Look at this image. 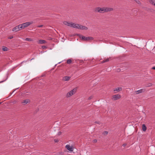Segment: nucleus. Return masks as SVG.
Masks as SVG:
<instances>
[{
	"instance_id": "nucleus-1",
	"label": "nucleus",
	"mask_w": 155,
	"mask_h": 155,
	"mask_svg": "<svg viewBox=\"0 0 155 155\" xmlns=\"http://www.w3.org/2000/svg\"><path fill=\"white\" fill-rule=\"evenodd\" d=\"M63 23L65 25L79 29L87 30L88 29V28L86 26L73 22H68L65 21L63 22Z\"/></svg>"
},
{
	"instance_id": "nucleus-2",
	"label": "nucleus",
	"mask_w": 155,
	"mask_h": 155,
	"mask_svg": "<svg viewBox=\"0 0 155 155\" xmlns=\"http://www.w3.org/2000/svg\"><path fill=\"white\" fill-rule=\"evenodd\" d=\"M77 89L74 88L68 92L66 95L67 97H69L74 94L76 92Z\"/></svg>"
},
{
	"instance_id": "nucleus-3",
	"label": "nucleus",
	"mask_w": 155,
	"mask_h": 155,
	"mask_svg": "<svg viewBox=\"0 0 155 155\" xmlns=\"http://www.w3.org/2000/svg\"><path fill=\"white\" fill-rule=\"evenodd\" d=\"M33 23V21L26 22L25 23H22L20 25V28H21V29L24 28H25L31 24H32Z\"/></svg>"
},
{
	"instance_id": "nucleus-4",
	"label": "nucleus",
	"mask_w": 155,
	"mask_h": 155,
	"mask_svg": "<svg viewBox=\"0 0 155 155\" xmlns=\"http://www.w3.org/2000/svg\"><path fill=\"white\" fill-rule=\"evenodd\" d=\"M105 8L104 7L100 8L97 7L96 8L95 11L96 12L100 13H104L105 12Z\"/></svg>"
},
{
	"instance_id": "nucleus-5",
	"label": "nucleus",
	"mask_w": 155,
	"mask_h": 155,
	"mask_svg": "<svg viewBox=\"0 0 155 155\" xmlns=\"http://www.w3.org/2000/svg\"><path fill=\"white\" fill-rule=\"evenodd\" d=\"M121 97V96L119 94L114 95L112 96V99L113 101H116L119 99Z\"/></svg>"
},
{
	"instance_id": "nucleus-6",
	"label": "nucleus",
	"mask_w": 155,
	"mask_h": 155,
	"mask_svg": "<svg viewBox=\"0 0 155 155\" xmlns=\"http://www.w3.org/2000/svg\"><path fill=\"white\" fill-rule=\"evenodd\" d=\"M20 27L21 26L20 25L16 26L12 29V31H13L17 32L21 30V28H20Z\"/></svg>"
},
{
	"instance_id": "nucleus-7",
	"label": "nucleus",
	"mask_w": 155,
	"mask_h": 155,
	"mask_svg": "<svg viewBox=\"0 0 155 155\" xmlns=\"http://www.w3.org/2000/svg\"><path fill=\"white\" fill-rule=\"evenodd\" d=\"M65 147L69 151H72L73 150V148L72 147L68 145H67L65 146Z\"/></svg>"
},
{
	"instance_id": "nucleus-8",
	"label": "nucleus",
	"mask_w": 155,
	"mask_h": 155,
	"mask_svg": "<svg viewBox=\"0 0 155 155\" xmlns=\"http://www.w3.org/2000/svg\"><path fill=\"white\" fill-rule=\"evenodd\" d=\"M145 91V90L143 89H140L138 91H135V93L136 94H138L139 93L144 92Z\"/></svg>"
},
{
	"instance_id": "nucleus-9",
	"label": "nucleus",
	"mask_w": 155,
	"mask_h": 155,
	"mask_svg": "<svg viewBox=\"0 0 155 155\" xmlns=\"http://www.w3.org/2000/svg\"><path fill=\"white\" fill-rule=\"evenodd\" d=\"M30 102V100L28 99H27L25 100H24L22 102V103L24 105H25L26 104L29 103Z\"/></svg>"
},
{
	"instance_id": "nucleus-10",
	"label": "nucleus",
	"mask_w": 155,
	"mask_h": 155,
	"mask_svg": "<svg viewBox=\"0 0 155 155\" xmlns=\"http://www.w3.org/2000/svg\"><path fill=\"white\" fill-rule=\"evenodd\" d=\"M71 77L69 76H66L64 77L63 79V81H68L70 79Z\"/></svg>"
},
{
	"instance_id": "nucleus-11",
	"label": "nucleus",
	"mask_w": 155,
	"mask_h": 155,
	"mask_svg": "<svg viewBox=\"0 0 155 155\" xmlns=\"http://www.w3.org/2000/svg\"><path fill=\"white\" fill-rule=\"evenodd\" d=\"M105 12H110L112 11L113 9L111 8H105Z\"/></svg>"
},
{
	"instance_id": "nucleus-12",
	"label": "nucleus",
	"mask_w": 155,
	"mask_h": 155,
	"mask_svg": "<svg viewBox=\"0 0 155 155\" xmlns=\"http://www.w3.org/2000/svg\"><path fill=\"white\" fill-rule=\"evenodd\" d=\"M46 43V41L45 40H39L38 42V43L39 44H45Z\"/></svg>"
},
{
	"instance_id": "nucleus-13",
	"label": "nucleus",
	"mask_w": 155,
	"mask_h": 155,
	"mask_svg": "<svg viewBox=\"0 0 155 155\" xmlns=\"http://www.w3.org/2000/svg\"><path fill=\"white\" fill-rule=\"evenodd\" d=\"M122 90V88L121 87H118L117 88H116L114 90V91H117L118 92H119L120 91Z\"/></svg>"
},
{
	"instance_id": "nucleus-14",
	"label": "nucleus",
	"mask_w": 155,
	"mask_h": 155,
	"mask_svg": "<svg viewBox=\"0 0 155 155\" xmlns=\"http://www.w3.org/2000/svg\"><path fill=\"white\" fill-rule=\"evenodd\" d=\"M80 38L83 40L85 41H87V37H85L83 36H80Z\"/></svg>"
},
{
	"instance_id": "nucleus-15",
	"label": "nucleus",
	"mask_w": 155,
	"mask_h": 155,
	"mask_svg": "<svg viewBox=\"0 0 155 155\" xmlns=\"http://www.w3.org/2000/svg\"><path fill=\"white\" fill-rule=\"evenodd\" d=\"M142 130L144 131H145L147 130V127L144 124L142 125Z\"/></svg>"
},
{
	"instance_id": "nucleus-16",
	"label": "nucleus",
	"mask_w": 155,
	"mask_h": 155,
	"mask_svg": "<svg viewBox=\"0 0 155 155\" xmlns=\"http://www.w3.org/2000/svg\"><path fill=\"white\" fill-rule=\"evenodd\" d=\"M150 3L155 6V0H150Z\"/></svg>"
},
{
	"instance_id": "nucleus-17",
	"label": "nucleus",
	"mask_w": 155,
	"mask_h": 155,
	"mask_svg": "<svg viewBox=\"0 0 155 155\" xmlns=\"http://www.w3.org/2000/svg\"><path fill=\"white\" fill-rule=\"evenodd\" d=\"M72 60L71 59H69L67 60V63L68 64H69L71 63Z\"/></svg>"
},
{
	"instance_id": "nucleus-18",
	"label": "nucleus",
	"mask_w": 155,
	"mask_h": 155,
	"mask_svg": "<svg viewBox=\"0 0 155 155\" xmlns=\"http://www.w3.org/2000/svg\"><path fill=\"white\" fill-rule=\"evenodd\" d=\"M152 85H153V84H152L151 83H149L147 84V86H146V87H150L152 86Z\"/></svg>"
},
{
	"instance_id": "nucleus-19",
	"label": "nucleus",
	"mask_w": 155,
	"mask_h": 155,
	"mask_svg": "<svg viewBox=\"0 0 155 155\" xmlns=\"http://www.w3.org/2000/svg\"><path fill=\"white\" fill-rule=\"evenodd\" d=\"M87 41L92 40L93 39V38L92 37H87Z\"/></svg>"
},
{
	"instance_id": "nucleus-20",
	"label": "nucleus",
	"mask_w": 155,
	"mask_h": 155,
	"mask_svg": "<svg viewBox=\"0 0 155 155\" xmlns=\"http://www.w3.org/2000/svg\"><path fill=\"white\" fill-rule=\"evenodd\" d=\"M109 59H106L105 60H103L102 62V63H105V62H107L109 61Z\"/></svg>"
},
{
	"instance_id": "nucleus-21",
	"label": "nucleus",
	"mask_w": 155,
	"mask_h": 155,
	"mask_svg": "<svg viewBox=\"0 0 155 155\" xmlns=\"http://www.w3.org/2000/svg\"><path fill=\"white\" fill-rule=\"evenodd\" d=\"M3 50L4 51H7L8 48L6 47H5L3 48Z\"/></svg>"
},
{
	"instance_id": "nucleus-22",
	"label": "nucleus",
	"mask_w": 155,
	"mask_h": 155,
	"mask_svg": "<svg viewBox=\"0 0 155 155\" xmlns=\"http://www.w3.org/2000/svg\"><path fill=\"white\" fill-rule=\"evenodd\" d=\"M26 40L27 41H31V38H26Z\"/></svg>"
},
{
	"instance_id": "nucleus-23",
	"label": "nucleus",
	"mask_w": 155,
	"mask_h": 155,
	"mask_svg": "<svg viewBox=\"0 0 155 155\" xmlns=\"http://www.w3.org/2000/svg\"><path fill=\"white\" fill-rule=\"evenodd\" d=\"M95 123L96 124H100V123L99 121H95Z\"/></svg>"
},
{
	"instance_id": "nucleus-24",
	"label": "nucleus",
	"mask_w": 155,
	"mask_h": 155,
	"mask_svg": "<svg viewBox=\"0 0 155 155\" xmlns=\"http://www.w3.org/2000/svg\"><path fill=\"white\" fill-rule=\"evenodd\" d=\"M93 98V97L92 96H91L90 97H89L88 98V99L90 100H91V99L92 98Z\"/></svg>"
},
{
	"instance_id": "nucleus-25",
	"label": "nucleus",
	"mask_w": 155,
	"mask_h": 155,
	"mask_svg": "<svg viewBox=\"0 0 155 155\" xmlns=\"http://www.w3.org/2000/svg\"><path fill=\"white\" fill-rule=\"evenodd\" d=\"M136 2L138 3V4H140V2H139V0H135Z\"/></svg>"
},
{
	"instance_id": "nucleus-26",
	"label": "nucleus",
	"mask_w": 155,
	"mask_h": 155,
	"mask_svg": "<svg viewBox=\"0 0 155 155\" xmlns=\"http://www.w3.org/2000/svg\"><path fill=\"white\" fill-rule=\"evenodd\" d=\"M43 26V25H38V26H37V27H39V28H41V27H42Z\"/></svg>"
},
{
	"instance_id": "nucleus-27",
	"label": "nucleus",
	"mask_w": 155,
	"mask_h": 155,
	"mask_svg": "<svg viewBox=\"0 0 155 155\" xmlns=\"http://www.w3.org/2000/svg\"><path fill=\"white\" fill-rule=\"evenodd\" d=\"M42 48H43V49H45V48H47L46 47V46H43L42 47Z\"/></svg>"
},
{
	"instance_id": "nucleus-28",
	"label": "nucleus",
	"mask_w": 155,
	"mask_h": 155,
	"mask_svg": "<svg viewBox=\"0 0 155 155\" xmlns=\"http://www.w3.org/2000/svg\"><path fill=\"white\" fill-rule=\"evenodd\" d=\"M54 141L55 142H58V140L57 139H54Z\"/></svg>"
},
{
	"instance_id": "nucleus-29",
	"label": "nucleus",
	"mask_w": 155,
	"mask_h": 155,
	"mask_svg": "<svg viewBox=\"0 0 155 155\" xmlns=\"http://www.w3.org/2000/svg\"><path fill=\"white\" fill-rule=\"evenodd\" d=\"M93 141H94V143H96L97 142V140H93Z\"/></svg>"
},
{
	"instance_id": "nucleus-30",
	"label": "nucleus",
	"mask_w": 155,
	"mask_h": 155,
	"mask_svg": "<svg viewBox=\"0 0 155 155\" xmlns=\"http://www.w3.org/2000/svg\"><path fill=\"white\" fill-rule=\"evenodd\" d=\"M127 145V144L126 143H124L123 144L122 146H123L125 147Z\"/></svg>"
},
{
	"instance_id": "nucleus-31",
	"label": "nucleus",
	"mask_w": 155,
	"mask_h": 155,
	"mask_svg": "<svg viewBox=\"0 0 155 155\" xmlns=\"http://www.w3.org/2000/svg\"><path fill=\"white\" fill-rule=\"evenodd\" d=\"M104 134H108V132L107 131H105L104 132Z\"/></svg>"
},
{
	"instance_id": "nucleus-32",
	"label": "nucleus",
	"mask_w": 155,
	"mask_h": 155,
	"mask_svg": "<svg viewBox=\"0 0 155 155\" xmlns=\"http://www.w3.org/2000/svg\"><path fill=\"white\" fill-rule=\"evenodd\" d=\"M61 132H59L58 133V135H60L61 134Z\"/></svg>"
},
{
	"instance_id": "nucleus-33",
	"label": "nucleus",
	"mask_w": 155,
	"mask_h": 155,
	"mask_svg": "<svg viewBox=\"0 0 155 155\" xmlns=\"http://www.w3.org/2000/svg\"><path fill=\"white\" fill-rule=\"evenodd\" d=\"M152 69L154 70H155V67H152Z\"/></svg>"
},
{
	"instance_id": "nucleus-34",
	"label": "nucleus",
	"mask_w": 155,
	"mask_h": 155,
	"mask_svg": "<svg viewBox=\"0 0 155 155\" xmlns=\"http://www.w3.org/2000/svg\"><path fill=\"white\" fill-rule=\"evenodd\" d=\"M13 37L12 36H11L9 38L10 39H12L13 38Z\"/></svg>"
},
{
	"instance_id": "nucleus-35",
	"label": "nucleus",
	"mask_w": 155,
	"mask_h": 155,
	"mask_svg": "<svg viewBox=\"0 0 155 155\" xmlns=\"http://www.w3.org/2000/svg\"><path fill=\"white\" fill-rule=\"evenodd\" d=\"M15 90H14V91H13V92H12V94L14 93V92L15 91Z\"/></svg>"
},
{
	"instance_id": "nucleus-36",
	"label": "nucleus",
	"mask_w": 155,
	"mask_h": 155,
	"mask_svg": "<svg viewBox=\"0 0 155 155\" xmlns=\"http://www.w3.org/2000/svg\"><path fill=\"white\" fill-rule=\"evenodd\" d=\"M1 104V102H0V104Z\"/></svg>"
}]
</instances>
